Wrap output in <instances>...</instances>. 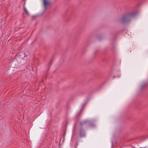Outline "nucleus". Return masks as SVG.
Here are the masks:
<instances>
[{
    "mask_svg": "<svg viewBox=\"0 0 148 148\" xmlns=\"http://www.w3.org/2000/svg\"><path fill=\"white\" fill-rule=\"evenodd\" d=\"M24 10L25 12H26V13L27 14H28V11H27V10L25 8H24Z\"/></svg>",
    "mask_w": 148,
    "mask_h": 148,
    "instance_id": "nucleus-5",
    "label": "nucleus"
},
{
    "mask_svg": "<svg viewBox=\"0 0 148 148\" xmlns=\"http://www.w3.org/2000/svg\"><path fill=\"white\" fill-rule=\"evenodd\" d=\"M87 121L85 120L84 121L81 122L80 123V125L81 126H82V125H83L86 123Z\"/></svg>",
    "mask_w": 148,
    "mask_h": 148,
    "instance_id": "nucleus-3",
    "label": "nucleus"
},
{
    "mask_svg": "<svg viewBox=\"0 0 148 148\" xmlns=\"http://www.w3.org/2000/svg\"><path fill=\"white\" fill-rule=\"evenodd\" d=\"M79 136L81 137H83L85 136V134L84 132L82 129L79 130Z\"/></svg>",
    "mask_w": 148,
    "mask_h": 148,
    "instance_id": "nucleus-2",
    "label": "nucleus"
},
{
    "mask_svg": "<svg viewBox=\"0 0 148 148\" xmlns=\"http://www.w3.org/2000/svg\"><path fill=\"white\" fill-rule=\"evenodd\" d=\"M136 14V13H135L133 14H132L129 15V16L130 17H132L134 16L135 14Z\"/></svg>",
    "mask_w": 148,
    "mask_h": 148,
    "instance_id": "nucleus-4",
    "label": "nucleus"
},
{
    "mask_svg": "<svg viewBox=\"0 0 148 148\" xmlns=\"http://www.w3.org/2000/svg\"><path fill=\"white\" fill-rule=\"evenodd\" d=\"M43 3L45 9H46L47 7L49 5L50 2L49 0H43Z\"/></svg>",
    "mask_w": 148,
    "mask_h": 148,
    "instance_id": "nucleus-1",
    "label": "nucleus"
}]
</instances>
